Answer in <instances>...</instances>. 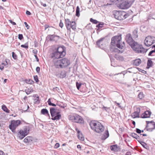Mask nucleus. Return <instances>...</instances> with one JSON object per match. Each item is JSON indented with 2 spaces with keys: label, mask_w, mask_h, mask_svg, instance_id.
I'll return each mask as SVG.
<instances>
[{
  "label": "nucleus",
  "mask_w": 155,
  "mask_h": 155,
  "mask_svg": "<svg viewBox=\"0 0 155 155\" xmlns=\"http://www.w3.org/2000/svg\"><path fill=\"white\" fill-rule=\"evenodd\" d=\"M90 125L91 129L98 133L102 132L104 129V127L102 124L96 120L91 121L90 123Z\"/></svg>",
  "instance_id": "1"
},
{
  "label": "nucleus",
  "mask_w": 155,
  "mask_h": 155,
  "mask_svg": "<svg viewBox=\"0 0 155 155\" xmlns=\"http://www.w3.org/2000/svg\"><path fill=\"white\" fill-rule=\"evenodd\" d=\"M70 64V61L66 58H64L58 60L54 63V66L57 68H63L67 67Z\"/></svg>",
  "instance_id": "2"
},
{
  "label": "nucleus",
  "mask_w": 155,
  "mask_h": 155,
  "mask_svg": "<svg viewBox=\"0 0 155 155\" xmlns=\"http://www.w3.org/2000/svg\"><path fill=\"white\" fill-rule=\"evenodd\" d=\"M121 35L114 36L112 37L111 39V44L112 45H115L118 48H122L125 47V44L123 42L122 44H121Z\"/></svg>",
  "instance_id": "3"
},
{
  "label": "nucleus",
  "mask_w": 155,
  "mask_h": 155,
  "mask_svg": "<svg viewBox=\"0 0 155 155\" xmlns=\"http://www.w3.org/2000/svg\"><path fill=\"white\" fill-rule=\"evenodd\" d=\"M134 50L138 53L144 54L146 53L148 49H145L141 45L138 44L135 41L130 45Z\"/></svg>",
  "instance_id": "4"
},
{
  "label": "nucleus",
  "mask_w": 155,
  "mask_h": 155,
  "mask_svg": "<svg viewBox=\"0 0 155 155\" xmlns=\"http://www.w3.org/2000/svg\"><path fill=\"white\" fill-rule=\"evenodd\" d=\"M50 113L52 117L51 119L53 120H58L61 118V112L56 111V109L53 107L50 108Z\"/></svg>",
  "instance_id": "5"
},
{
  "label": "nucleus",
  "mask_w": 155,
  "mask_h": 155,
  "mask_svg": "<svg viewBox=\"0 0 155 155\" xmlns=\"http://www.w3.org/2000/svg\"><path fill=\"white\" fill-rule=\"evenodd\" d=\"M21 124V122L20 120H12L9 126V128L13 133H15L16 128Z\"/></svg>",
  "instance_id": "6"
},
{
  "label": "nucleus",
  "mask_w": 155,
  "mask_h": 155,
  "mask_svg": "<svg viewBox=\"0 0 155 155\" xmlns=\"http://www.w3.org/2000/svg\"><path fill=\"white\" fill-rule=\"evenodd\" d=\"M65 25L68 30L67 32L69 33L71 32V29L74 30L76 29V23L75 21H71L68 19H65Z\"/></svg>",
  "instance_id": "7"
},
{
  "label": "nucleus",
  "mask_w": 155,
  "mask_h": 155,
  "mask_svg": "<svg viewBox=\"0 0 155 155\" xmlns=\"http://www.w3.org/2000/svg\"><path fill=\"white\" fill-rule=\"evenodd\" d=\"M133 2L128 0H123L120 3V8L122 9H127L131 6Z\"/></svg>",
  "instance_id": "8"
},
{
  "label": "nucleus",
  "mask_w": 155,
  "mask_h": 155,
  "mask_svg": "<svg viewBox=\"0 0 155 155\" xmlns=\"http://www.w3.org/2000/svg\"><path fill=\"white\" fill-rule=\"evenodd\" d=\"M154 38V37L150 36L147 37L144 41L145 45L147 47L151 46L153 43Z\"/></svg>",
  "instance_id": "9"
},
{
  "label": "nucleus",
  "mask_w": 155,
  "mask_h": 155,
  "mask_svg": "<svg viewBox=\"0 0 155 155\" xmlns=\"http://www.w3.org/2000/svg\"><path fill=\"white\" fill-rule=\"evenodd\" d=\"M124 13V11H116L114 13V15L115 18L119 20H123L124 18L123 15Z\"/></svg>",
  "instance_id": "10"
},
{
  "label": "nucleus",
  "mask_w": 155,
  "mask_h": 155,
  "mask_svg": "<svg viewBox=\"0 0 155 155\" xmlns=\"http://www.w3.org/2000/svg\"><path fill=\"white\" fill-rule=\"evenodd\" d=\"M61 53L56 50H53L52 53L50 55V57L51 58L57 59L63 58L64 56Z\"/></svg>",
  "instance_id": "11"
},
{
  "label": "nucleus",
  "mask_w": 155,
  "mask_h": 155,
  "mask_svg": "<svg viewBox=\"0 0 155 155\" xmlns=\"http://www.w3.org/2000/svg\"><path fill=\"white\" fill-rule=\"evenodd\" d=\"M146 123L147 124L146 127H150L151 125H152V127L151 128H148L147 129V130L150 131H152L155 128V122L153 121H146Z\"/></svg>",
  "instance_id": "12"
},
{
  "label": "nucleus",
  "mask_w": 155,
  "mask_h": 155,
  "mask_svg": "<svg viewBox=\"0 0 155 155\" xmlns=\"http://www.w3.org/2000/svg\"><path fill=\"white\" fill-rule=\"evenodd\" d=\"M61 38L59 36L54 35H49L46 37V39L50 41H54L58 40Z\"/></svg>",
  "instance_id": "13"
},
{
  "label": "nucleus",
  "mask_w": 155,
  "mask_h": 155,
  "mask_svg": "<svg viewBox=\"0 0 155 155\" xmlns=\"http://www.w3.org/2000/svg\"><path fill=\"white\" fill-rule=\"evenodd\" d=\"M55 50L61 53V54H63L64 56L66 55V48L63 45L58 46L57 48H55Z\"/></svg>",
  "instance_id": "14"
},
{
  "label": "nucleus",
  "mask_w": 155,
  "mask_h": 155,
  "mask_svg": "<svg viewBox=\"0 0 155 155\" xmlns=\"http://www.w3.org/2000/svg\"><path fill=\"white\" fill-rule=\"evenodd\" d=\"M125 40L130 45H132L135 42L132 37L131 35L129 33L127 35L125 38Z\"/></svg>",
  "instance_id": "15"
},
{
  "label": "nucleus",
  "mask_w": 155,
  "mask_h": 155,
  "mask_svg": "<svg viewBox=\"0 0 155 155\" xmlns=\"http://www.w3.org/2000/svg\"><path fill=\"white\" fill-rule=\"evenodd\" d=\"M124 48H116L114 47H111L110 48V51L112 52H117L118 53H123L124 51Z\"/></svg>",
  "instance_id": "16"
},
{
  "label": "nucleus",
  "mask_w": 155,
  "mask_h": 155,
  "mask_svg": "<svg viewBox=\"0 0 155 155\" xmlns=\"http://www.w3.org/2000/svg\"><path fill=\"white\" fill-rule=\"evenodd\" d=\"M56 75L58 78H65L67 75V71L64 70H62L61 71L60 73H56Z\"/></svg>",
  "instance_id": "17"
},
{
  "label": "nucleus",
  "mask_w": 155,
  "mask_h": 155,
  "mask_svg": "<svg viewBox=\"0 0 155 155\" xmlns=\"http://www.w3.org/2000/svg\"><path fill=\"white\" fill-rule=\"evenodd\" d=\"M69 120L78 123V115L76 114H73L68 116Z\"/></svg>",
  "instance_id": "18"
},
{
  "label": "nucleus",
  "mask_w": 155,
  "mask_h": 155,
  "mask_svg": "<svg viewBox=\"0 0 155 155\" xmlns=\"http://www.w3.org/2000/svg\"><path fill=\"white\" fill-rule=\"evenodd\" d=\"M140 108H137L136 111H135L131 115L132 117L133 118L139 117V114L140 113Z\"/></svg>",
  "instance_id": "19"
},
{
  "label": "nucleus",
  "mask_w": 155,
  "mask_h": 155,
  "mask_svg": "<svg viewBox=\"0 0 155 155\" xmlns=\"http://www.w3.org/2000/svg\"><path fill=\"white\" fill-rule=\"evenodd\" d=\"M151 114V112L150 111L146 110L141 114V117L143 118H149L150 117Z\"/></svg>",
  "instance_id": "20"
},
{
  "label": "nucleus",
  "mask_w": 155,
  "mask_h": 155,
  "mask_svg": "<svg viewBox=\"0 0 155 155\" xmlns=\"http://www.w3.org/2000/svg\"><path fill=\"white\" fill-rule=\"evenodd\" d=\"M17 137L20 140H22L27 135L22 130H20L17 133Z\"/></svg>",
  "instance_id": "21"
},
{
  "label": "nucleus",
  "mask_w": 155,
  "mask_h": 155,
  "mask_svg": "<svg viewBox=\"0 0 155 155\" xmlns=\"http://www.w3.org/2000/svg\"><path fill=\"white\" fill-rule=\"evenodd\" d=\"M33 140L34 138L32 137L27 136L24 139V142L31 144V143H33Z\"/></svg>",
  "instance_id": "22"
},
{
  "label": "nucleus",
  "mask_w": 155,
  "mask_h": 155,
  "mask_svg": "<svg viewBox=\"0 0 155 155\" xmlns=\"http://www.w3.org/2000/svg\"><path fill=\"white\" fill-rule=\"evenodd\" d=\"M104 39V38H102L97 41L96 45L98 47L100 48H102L103 47V44Z\"/></svg>",
  "instance_id": "23"
},
{
  "label": "nucleus",
  "mask_w": 155,
  "mask_h": 155,
  "mask_svg": "<svg viewBox=\"0 0 155 155\" xmlns=\"http://www.w3.org/2000/svg\"><path fill=\"white\" fill-rule=\"evenodd\" d=\"M41 113L48 117L49 119L50 118V116L48 113V110L45 108H43L41 110Z\"/></svg>",
  "instance_id": "24"
},
{
  "label": "nucleus",
  "mask_w": 155,
  "mask_h": 155,
  "mask_svg": "<svg viewBox=\"0 0 155 155\" xmlns=\"http://www.w3.org/2000/svg\"><path fill=\"white\" fill-rule=\"evenodd\" d=\"M109 136V134L108 130H106L104 133L103 134L101 137V139L102 140H105Z\"/></svg>",
  "instance_id": "25"
},
{
  "label": "nucleus",
  "mask_w": 155,
  "mask_h": 155,
  "mask_svg": "<svg viewBox=\"0 0 155 155\" xmlns=\"http://www.w3.org/2000/svg\"><path fill=\"white\" fill-rule=\"evenodd\" d=\"M138 141L141 144L143 147L147 150L149 149V147L146 143L143 142L141 141L140 140H138Z\"/></svg>",
  "instance_id": "26"
},
{
  "label": "nucleus",
  "mask_w": 155,
  "mask_h": 155,
  "mask_svg": "<svg viewBox=\"0 0 155 155\" xmlns=\"http://www.w3.org/2000/svg\"><path fill=\"white\" fill-rule=\"evenodd\" d=\"M33 97H36V98L34 99V100L35 101L34 102L35 104H38L40 103V101L39 97L38 96V95L37 94H34L33 95Z\"/></svg>",
  "instance_id": "27"
},
{
  "label": "nucleus",
  "mask_w": 155,
  "mask_h": 155,
  "mask_svg": "<svg viewBox=\"0 0 155 155\" xmlns=\"http://www.w3.org/2000/svg\"><path fill=\"white\" fill-rule=\"evenodd\" d=\"M98 24L96 26V27L98 28L97 31H99L100 29L103 27V25H104V23L102 22H99Z\"/></svg>",
  "instance_id": "28"
},
{
  "label": "nucleus",
  "mask_w": 155,
  "mask_h": 155,
  "mask_svg": "<svg viewBox=\"0 0 155 155\" xmlns=\"http://www.w3.org/2000/svg\"><path fill=\"white\" fill-rule=\"evenodd\" d=\"M130 135L133 138L136 139L137 140H140V136L135 133H132Z\"/></svg>",
  "instance_id": "29"
},
{
  "label": "nucleus",
  "mask_w": 155,
  "mask_h": 155,
  "mask_svg": "<svg viewBox=\"0 0 155 155\" xmlns=\"http://www.w3.org/2000/svg\"><path fill=\"white\" fill-rule=\"evenodd\" d=\"M78 139L81 141H84V136L78 130Z\"/></svg>",
  "instance_id": "30"
},
{
  "label": "nucleus",
  "mask_w": 155,
  "mask_h": 155,
  "mask_svg": "<svg viewBox=\"0 0 155 155\" xmlns=\"http://www.w3.org/2000/svg\"><path fill=\"white\" fill-rule=\"evenodd\" d=\"M78 123L82 125L84 124V120L83 117L79 115H78Z\"/></svg>",
  "instance_id": "31"
},
{
  "label": "nucleus",
  "mask_w": 155,
  "mask_h": 155,
  "mask_svg": "<svg viewBox=\"0 0 155 155\" xmlns=\"http://www.w3.org/2000/svg\"><path fill=\"white\" fill-rule=\"evenodd\" d=\"M115 58L117 60H118L120 61H123L124 60V58L123 56H121L119 55H115Z\"/></svg>",
  "instance_id": "32"
},
{
  "label": "nucleus",
  "mask_w": 155,
  "mask_h": 155,
  "mask_svg": "<svg viewBox=\"0 0 155 155\" xmlns=\"http://www.w3.org/2000/svg\"><path fill=\"white\" fill-rule=\"evenodd\" d=\"M141 63V60L140 59H137L134 60V64L137 66L140 65Z\"/></svg>",
  "instance_id": "33"
},
{
  "label": "nucleus",
  "mask_w": 155,
  "mask_h": 155,
  "mask_svg": "<svg viewBox=\"0 0 155 155\" xmlns=\"http://www.w3.org/2000/svg\"><path fill=\"white\" fill-rule=\"evenodd\" d=\"M118 147L117 145H111L110 147V149L112 151H117V150Z\"/></svg>",
  "instance_id": "34"
},
{
  "label": "nucleus",
  "mask_w": 155,
  "mask_h": 155,
  "mask_svg": "<svg viewBox=\"0 0 155 155\" xmlns=\"http://www.w3.org/2000/svg\"><path fill=\"white\" fill-rule=\"evenodd\" d=\"M2 109L5 112L7 113H9L10 110H9L6 105L3 104L2 106Z\"/></svg>",
  "instance_id": "35"
},
{
  "label": "nucleus",
  "mask_w": 155,
  "mask_h": 155,
  "mask_svg": "<svg viewBox=\"0 0 155 155\" xmlns=\"http://www.w3.org/2000/svg\"><path fill=\"white\" fill-rule=\"evenodd\" d=\"M153 65V62L150 60H148L147 62V68H149L150 67H152Z\"/></svg>",
  "instance_id": "36"
},
{
  "label": "nucleus",
  "mask_w": 155,
  "mask_h": 155,
  "mask_svg": "<svg viewBox=\"0 0 155 155\" xmlns=\"http://www.w3.org/2000/svg\"><path fill=\"white\" fill-rule=\"evenodd\" d=\"M132 35L134 38H137L138 36L137 30V29H135L132 32Z\"/></svg>",
  "instance_id": "37"
},
{
  "label": "nucleus",
  "mask_w": 155,
  "mask_h": 155,
  "mask_svg": "<svg viewBox=\"0 0 155 155\" xmlns=\"http://www.w3.org/2000/svg\"><path fill=\"white\" fill-rule=\"evenodd\" d=\"M47 102L48 103V105L49 106L55 107L57 105V104H55L54 103L51 102V98H49L48 99Z\"/></svg>",
  "instance_id": "38"
},
{
  "label": "nucleus",
  "mask_w": 155,
  "mask_h": 155,
  "mask_svg": "<svg viewBox=\"0 0 155 155\" xmlns=\"http://www.w3.org/2000/svg\"><path fill=\"white\" fill-rule=\"evenodd\" d=\"M24 81L27 83L30 84H33L34 83V82L31 79H25Z\"/></svg>",
  "instance_id": "39"
},
{
  "label": "nucleus",
  "mask_w": 155,
  "mask_h": 155,
  "mask_svg": "<svg viewBox=\"0 0 155 155\" xmlns=\"http://www.w3.org/2000/svg\"><path fill=\"white\" fill-rule=\"evenodd\" d=\"M23 132L26 135H28L29 133V131L30 130V129L28 128V129H27L26 127L24 128L23 130H22Z\"/></svg>",
  "instance_id": "40"
},
{
  "label": "nucleus",
  "mask_w": 155,
  "mask_h": 155,
  "mask_svg": "<svg viewBox=\"0 0 155 155\" xmlns=\"http://www.w3.org/2000/svg\"><path fill=\"white\" fill-rule=\"evenodd\" d=\"M22 48H24L26 49H27L28 48V42H26L24 45H22L21 46Z\"/></svg>",
  "instance_id": "41"
},
{
  "label": "nucleus",
  "mask_w": 155,
  "mask_h": 155,
  "mask_svg": "<svg viewBox=\"0 0 155 155\" xmlns=\"http://www.w3.org/2000/svg\"><path fill=\"white\" fill-rule=\"evenodd\" d=\"M90 21L93 24H97L98 23H99V22L97 21V20L94 19L92 18L90 19Z\"/></svg>",
  "instance_id": "42"
},
{
  "label": "nucleus",
  "mask_w": 155,
  "mask_h": 155,
  "mask_svg": "<svg viewBox=\"0 0 155 155\" xmlns=\"http://www.w3.org/2000/svg\"><path fill=\"white\" fill-rule=\"evenodd\" d=\"M57 105L63 108H64L66 107V104H63L62 103L61 104H59L58 103H57Z\"/></svg>",
  "instance_id": "43"
},
{
  "label": "nucleus",
  "mask_w": 155,
  "mask_h": 155,
  "mask_svg": "<svg viewBox=\"0 0 155 155\" xmlns=\"http://www.w3.org/2000/svg\"><path fill=\"white\" fill-rule=\"evenodd\" d=\"M12 56L13 58L15 60H17V56L14 52H12Z\"/></svg>",
  "instance_id": "44"
},
{
  "label": "nucleus",
  "mask_w": 155,
  "mask_h": 155,
  "mask_svg": "<svg viewBox=\"0 0 155 155\" xmlns=\"http://www.w3.org/2000/svg\"><path fill=\"white\" fill-rule=\"evenodd\" d=\"M34 79L36 83H38L39 82V80H38V78L37 75H36L34 76Z\"/></svg>",
  "instance_id": "45"
},
{
  "label": "nucleus",
  "mask_w": 155,
  "mask_h": 155,
  "mask_svg": "<svg viewBox=\"0 0 155 155\" xmlns=\"http://www.w3.org/2000/svg\"><path fill=\"white\" fill-rule=\"evenodd\" d=\"M18 38L20 40H22L24 39V37L22 34H19L18 35Z\"/></svg>",
  "instance_id": "46"
},
{
  "label": "nucleus",
  "mask_w": 155,
  "mask_h": 155,
  "mask_svg": "<svg viewBox=\"0 0 155 155\" xmlns=\"http://www.w3.org/2000/svg\"><path fill=\"white\" fill-rule=\"evenodd\" d=\"M138 97L140 99H142L143 98V97L144 95L142 93H140L138 95Z\"/></svg>",
  "instance_id": "47"
},
{
  "label": "nucleus",
  "mask_w": 155,
  "mask_h": 155,
  "mask_svg": "<svg viewBox=\"0 0 155 155\" xmlns=\"http://www.w3.org/2000/svg\"><path fill=\"white\" fill-rule=\"evenodd\" d=\"M24 106L25 107H27V109L25 110H22L24 111V112H26L27 111V110L29 108V106L28 105L26 104H25L24 105Z\"/></svg>",
  "instance_id": "48"
},
{
  "label": "nucleus",
  "mask_w": 155,
  "mask_h": 155,
  "mask_svg": "<svg viewBox=\"0 0 155 155\" xmlns=\"http://www.w3.org/2000/svg\"><path fill=\"white\" fill-rule=\"evenodd\" d=\"M154 52L155 53V51L154 50H153L150 51L149 53L148 56H150L154 55H152V54Z\"/></svg>",
  "instance_id": "49"
},
{
  "label": "nucleus",
  "mask_w": 155,
  "mask_h": 155,
  "mask_svg": "<svg viewBox=\"0 0 155 155\" xmlns=\"http://www.w3.org/2000/svg\"><path fill=\"white\" fill-rule=\"evenodd\" d=\"M25 91L27 94H30L31 92V91H29V89L25 90Z\"/></svg>",
  "instance_id": "50"
},
{
  "label": "nucleus",
  "mask_w": 155,
  "mask_h": 155,
  "mask_svg": "<svg viewBox=\"0 0 155 155\" xmlns=\"http://www.w3.org/2000/svg\"><path fill=\"white\" fill-rule=\"evenodd\" d=\"M2 65L4 66V67L7 68L8 67V63L5 62V63H2Z\"/></svg>",
  "instance_id": "51"
},
{
  "label": "nucleus",
  "mask_w": 155,
  "mask_h": 155,
  "mask_svg": "<svg viewBox=\"0 0 155 155\" xmlns=\"http://www.w3.org/2000/svg\"><path fill=\"white\" fill-rule=\"evenodd\" d=\"M36 70L38 73H39L40 71V68L39 67H37L36 68Z\"/></svg>",
  "instance_id": "52"
},
{
  "label": "nucleus",
  "mask_w": 155,
  "mask_h": 155,
  "mask_svg": "<svg viewBox=\"0 0 155 155\" xmlns=\"http://www.w3.org/2000/svg\"><path fill=\"white\" fill-rule=\"evenodd\" d=\"M136 132L137 133L140 134L141 132V130L138 128H136Z\"/></svg>",
  "instance_id": "53"
},
{
  "label": "nucleus",
  "mask_w": 155,
  "mask_h": 155,
  "mask_svg": "<svg viewBox=\"0 0 155 155\" xmlns=\"http://www.w3.org/2000/svg\"><path fill=\"white\" fill-rule=\"evenodd\" d=\"M24 24L25 25V27L27 28V29H28L30 27L27 24V23L26 22H25L24 23Z\"/></svg>",
  "instance_id": "54"
},
{
  "label": "nucleus",
  "mask_w": 155,
  "mask_h": 155,
  "mask_svg": "<svg viewBox=\"0 0 155 155\" xmlns=\"http://www.w3.org/2000/svg\"><path fill=\"white\" fill-rule=\"evenodd\" d=\"M59 25L60 27H61V28H62V27L64 25H63V23L62 22L61 20H60Z\"/></svg>",
  "instance_id": "55"
},
{
  "label": "nucleus",
  "mask_w": 155,
  "mask_h": 155,
  "mask_svg": "<svg viewBox=\"0 0 155 155\" xmlns=\"http://www.w3.org/2000/svg\"><path fill=\"white\" fill-rule=\"evenodd\" d=\"M59 146H60L59 144L58 143H56L55 145L54 148H57L58 147H59Z\"/></svg>",
  "instance_id": "56"
},
{
  "label": "nucleus",
  "mask_w": 155,
  "mask_h": 155,
  "mask_svg": "<svg viewBox=\"0 0 155 155\" xmlns=\"http://www.w3.org/2000/svg\"><path fill=\"white\" fill-rule=\"evenodd\" d=\"M9 21L10 23H11L13 25H16V23L15 22H13L12 21V20H9Z\"/></svg>",
  "instance_id": "57"
},
{
  "label": "nucleus",
  "mask_w": 155,
  "mask_h": 155,
  "mask_svg": "<svg viewBox=\"0 0 155 155\" xmlns=\"http://www.w3.org/2000/svg\"><path fill=\"white\" fill-rule=\"evenodd\" d=\"M124 15H123V17L124 18H123V20L126 18L128 16V15L126 14L125 12L124 13Z\"/></svg>",
  "instance_id": "58"
},
{
  "label": "nucleus",
  "mask_w": 155,
  "mask_h": 155,
  "mask_svg": "<svg viewBox=\"0 0 155 155\" xmlns=\"http://www.w3.org/2000/svg\"><path fill=\"white\" fill-rule=\"evenodd\" d=\"M26 14L28 15H31V12L29 11L28 10L26 11Z\"/></svg>",
  "instance_id": "59"
},
{
  "label": "nucleus",
  "mask_w": 155,
  "mask_h": 155,
  "mask_svg": "<svg viewBox=\"0 0 155 155\" xmlns=\"http://www.w3.org/2000/svg\"><path fill=\"white\" fill-rule=\"evenodd\" d=\"M4 66H3V65L2 64L1 65H0V69L1 70H3L4 68Z\"/></svg>",
  "instance_id": "60"
},
{
  "label": "nucleus",
  "mask_w": 155,
  "mask_h": 155,
  "mask_svg": "<svg viewBox=\"0 0 155 155\" xmlns=\"http://www.w3.org/2000/svg\"><path fill=\"white\" fill-rule=\"evenodd\" d=\"M33 53L35 54H36L37 53L38 51L36 49H34L33 50Z\"/></svg>",
  "instance_id": "61"
},
{
  "label": "nucleus",
  "mask_w": 155,
  "mask_h": 155,
  "mask_svg": "<svg viewBox=\"0 0 155 155\" xmlns=\"http://www.w3.org/2000/svg\"><path fill=\"white\" fill-rule=\"evenodd\" d=\"M34 56L35 57V58L36 60V61H37V62H38L39 61V59L37 56V55L36 54H35L34 55Z\"/></svg>",
  "instance_id": "62"
},
{
  "label": "nucleus",
  "mask_w": 155,
  "mask_h": 155,
  "mask_svg": "<svg viewBox=\"0 0 155 155\" xmlns=\"http://www.w3.org/2000/svg\"><path fill=\"white\" fill-rule=\"evenodd\" d=\"M44 27H45V30H46L47 28L50 27L49 25H45Z\"/></svg>",
  "instance_id": "63"
},
{
  "label": "nucleus",
  "mask_w": 155,
  "mask_h": 155,
  "mask_svg": "<svg viewBox=\"0 0 155 155\" xmlns=\"http://www.w3.org/2000/svg\"><path fill=\"white\" fill-rule=\"evenodd\" d=\"M0 155H5V153L3 151L0 150Z\"/></svg>",
  "instance_id": "64"
}]
</instances>
